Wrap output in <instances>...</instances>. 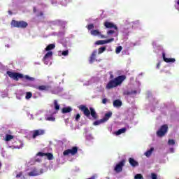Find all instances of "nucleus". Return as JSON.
I'll return each mask as SVG.
<instances>
[{
    "instance_id": "nucleus-45",
    "label": "nucleus",
    "mask_w": 179,
    "mask_h": 179,
    "mask_svg": "<svg viewBox=\"0 0 179 179\" xmlns=\"http://www.w3.org/2000/svg\"><path fill=\"white\" fill-rule=\"evenodd\" d=\"M23 27H27V22H23Z\"/></svg>"
},
{
    "instance_id": "nucleus-7",
    "label": "nucleus",
    "mask_w": 179,
    "mask_h": 179,
    "mask_svg": "<svg viewBox=\"0 0 179 179\" xmlns=\"http://www.w3.org/2000/svg\"><path fill=\"white\" fill-rule=\"evenodd\" d=\"M78 153V147L74 146L71 149H67L63 152L64 156H68L71 155V156H75Z\"/></svg>"
},
{
    "instance_id": "nucleus-30",
    "label": "nucleus",
    "mask_w": 179,
    "mask_h": 179,
    "mask_svg": "<svg viewBox=\"0 0 179 179\" xmlns=\"http://www.w3.org/2000/svg\"><path fill=\"white\" fill-rule=\"evenodd\" d=\"M54 106H55V109L58 111V110H59V104H58V101L55 99L54 100Z\"/></svg>"
},
{
    "instance_id": "nucleus-35",
    "label": "nucleus",
    "mask_w": 179,
    "mask_h": 179,
    "mask_svg": "<svg viewBox=\"0 0 179 179\" xmlns=\"http://www.w3.org/2000/svg\"><path fill=\"white\" fill-rule=\"evenodd\" d=\"M94 29V24H90L88 26H87V30H92Z\"/></svg>"
},
{
    "instance_id": "nucleus-17",
    "label": "nucleus",
    "mask_w": 179,
    "mask_h": 179,
    "mask_svg": "<svg viewBox=\"0 0 179 179\" xmlns=\"http://www.w3.org/2000/svg\"><path fill=\"white\" fill-rule=\"evenodd\" d=\"M23 78L27 82H34V80H36V78L30 77L29 75L24 76Z\"/></svg>"
},
{
    "instance_id": "nucleus-3",
    "label": "nucleus",
    "mask_w": 179,
    "mask_h": 179,
    "mask_svg": "<svg viewBox=\"0 0 179 179\" xmlns=\"http://www.w3.org/2000/svg\"><path fill=\"white\" fill-rule=\"evenodd\" d=\"M44 134H45V131L43 129H36L29 131V136H25V138H30V135H31V138L36 139L37 136H41V135H44Z\"/></svg>"
},
{
    "instance_id": "nucleus-32",
    "label": "nucleus",
    "mask_w": 179,
    "mask_h": 179,
    "mask_svg": "<svg viewBox=\"0 0 179 179\" xmlns=\"http://www.w3.org/2000/svg\"><path fill=\"white\" fill-rule=\"evenodd\" d=\"M121 51H122V46H118L116 48V49H115L116 54H120V52H121Z\"/></svg>"
},
{
    "instance_id": "nucleus-5",
    "label": "nucleus",
    "mask_w": 179,
    "mask_h": 179,
    "mask_svg": "<svg viewBox=\"0 0 179 179\" xmlns=\"http://www.w3.org/2000/svg\"><path fill=\"white\" fill-rule=\"evenodd\" d=\"M29 86L34 89H36V90H39V92H48L51 89V86L50 85H30Z\"/></svg>"
},
{
    "instance_id": "nucleus-52",
    "label": "nucleus",
    "mask_w": 179,
    "mask_h": 179,
    "mask_svg": "<svg viewBox=\"0 0 179 179\" xmlns=\"http://www.w3.org/2000/svg\"><path fill=\"white\" fill-rule=\"evenodd\" d=\"M102 38H104V36H102Z\"/></svg>"
},
{
    "instance_id": "nucleus-41",
    "label": "nucleus",
    "mask_w": 179,
    "mask_h": 179,
    "mask_svg": "<svg viewBox=\"0 0 179 179\" xmlns=\"http://www.w3.org/2000/svg\"><path fill=\"white\" fill-rule=\"evenodd\" d=\"M79 120H80V115L79 113H78L76 115V121H79Z\"/></svg>"
},
{
    "instance_id": "nucleus-47",
    "label": "nucleus",
    "mask_w": 179,
    "mask_h": 179,
    "mask_svg": "<svg viewBox=\"0 0 179 179\" xmlns=\"http://www.w3.org/2000/svg\"><path fill=\"white\" fill-rule=\"evenodd\" d=\"M33 10H34V13H36V12H37V9L36 8V7H34Z\"/></svg>"
},
{
    "instance_id": "nucleus-42",
    "label": "nucleus",
    "mask_w": 179,
    "mask_h": 179,
    "mask_svg": "<svg viewBox=\"0 0 179 179\" xmlns=\"http://www.w3.org/2000/svg\"><path fill=\"white\" fill-rule=\"evenodd\" d=\"M102 103L103 104H107V99L104 98L103 99H102Z\"/></svg>"
},
{
    "instance_id": "nucleus-33",
    "label": "nucleus",
    "mask_w": 179,
    "mask_h": 179,
    "mask_svg": "<svg viewBox=\"0 0 179 179\" xmlns=\"http://www.w3.org/2000/svg\"><path fill=\"white\" fill-rule=\"evenodd\" d=\"M134 179H143V176H142V174L138 173L134 176Z\"/></svg>"
},
{
    "instance_id": "nucleus-20",
    "label": "nucleus",
    "mask_w": 179,
    "mask_h": 179,
    "mask_svg": "<svg viewBox=\"0 0 179 179\" xmlns=\"http://www.w3.org/2000/svg\"><path fill=\"white\" fill-rule=\"evenodd\" d=\"M138 93V91L136 90H131V91H125L124 92V94H126V96H129L131 94H136Z\"/></svg>"
},
{
    "instance_id": "nucleus-2",
    "label": "nucleus",
    "mask_w": 179,
    "mask_h": 179,
    "mask_svg": "<svg viewBox=\"0 0 179 179\" xmlns=\"http://www.w3.org/2000/svg\"><path fill=\"white\" fill-rule=\"evenodd\" d=\"M78 108L79 110H80V111L83 113L84 115L87 117V118H89V117L92 115L94 120H97L98 118L97 113H96V110H94V108H93L92 107H90L89 110V108H87L86 106L80 105L78 106Z\"/></svg>"
},
{
    "instance_id": "nucleus-12",
    "label": "nucleus",
    "mask_w": 179,
    "mask_h": 179,
    "mask_svg": "<svg viewBox=\"0 0 179 179\" xmlns=\"http://www.w3.org/2000/svg\"><path fill=\"white\" fill-rule=\"evenodd\" d=\"M104 26L106 29H115V30H118V27L117 25L114 24L113 22H110L108 21H106L104 22Z\"/></svg>"
},
{
    "instance_id": "nucleus-53",
    "label": "nucleus",
    "mask_w": 179,
    "mask_h": 179,
    "mask_svg": "<svg viewBox=\"0 0 179 179\" xmlns=\"http://www.w3.org/2000/svg\"><path fill=\"white\" fill-rule=\"evenodd\" d=\"M179 179V178H178Z\"/></svg>"
},
{
    "instance_id": "nucleus-31",
    "label": "nucleus",
    "mask_w": 179,
    "mask_h": 179,
    "mask_svg": "<svg viewBox=\"0 0 179 179\" xmlns=\"http://www.w3.org/2000/svg\"><path fill=\"white\" fill-rule=\"evenodd\" d=\"M104 120L103 119H101L99 120H96L93 123V125H100V124H103Z\"/></svg>"
},
{
    "instance_id": "nucleus-22",
    "label": "nucleus",
    "mask_w": 179,
    "mask_h": 179,
    "mask_svg": "<svg viewBox=\"0 0 179 179\" xmlns=\"http://www.w3.org/2000/svg\"><path fill=\"white\" fill-rule=\"evenodd\" d=\"M55 48V44H49L46 48H45V51H51V50H54Z\"/></svg>"
},
{
    "instance_id": "nucleus-16",
    "label": "nucleus",
    "mask_w": 179,
    "mask_h": 179,
    "mask_svg": "<svg viewBox=\"0 0 179 179\" xmlns=\"http://www.w3.org/2000/svg\"><path fill=\"white\" fill-rule=\"evenodd\" d=\"M113 115V113L112 112H108L107 113L105 114L103 118H102V120H103L104 122H107V121H108V120H110V117Z\"/></svg>"
},
{
    "instance_id": "nucleus-21",
    "label": "nucleus",
    "mask_w": 179,
    "mask_h": 179,
    "mask_svg": "<svg viewBox=\"0 0 179 179\" xmlns=\"http://www.w3.org/2000/svg\"><path fill=\"white\" fill-rule=\"evenodd\" d=\"M153 150H155V148H151L149 150L145 152V156H146L147 157H150L152 155Z\"/></svg>"
},
{
    "instance_id": "nucleus-13",
    "label": "nucleus",
    "mask_w": 179,
    "mask_h": 179,
    "mask_svg": "<svg viewBox=\"0 0 179 179\" xmlns=\"http://www.w3.org/2000/svg\"><path fill=\"white\" fill-rule=\"evenodd\" d=\"M162 58L164 62H166V64H169L170 62L174 63L176 62V59L174 58H167L166 57V53L162 52Z\"/></svg>"
},
{
    "instance_id": "nucleus-44",
    "label": "nucleus",
    "mask_w": 179,
    "mask_h": 179,
    "mask_svg": "<svg viewBox=\"0 0 179 179\" xmlns=\"http://www.w3.org/2000/svg\"><path fill=\"white\" fill-rule=\"evenodd\" d=\"M20 177H22V173L16 175V178H20Z\"/></svg>"
},
{
    "instance_id": "nucleus-6",
    "label": "nucleus",
    "mask_w": 179,
    "mask_h": 179,
    "mask_svg": "<svg viewBox=\"0 0 179 179\" xmlns=\"http://www.w3.org/2000/svg\"><path fill=\"white\" fill-rule=\"evenodd\" d=\"M7 75H8L9 78L13 79L14 80H19V79L23 78V74L12 71H7Z\"/></svg>"
},
{
    "instance_id": "nucleus-9",
    "label": "nucleus",
    "mask_w": 179,
    "mask_h": 179,
    "mask_svg": "<svg viewBox=\"0 0 179 179\" xmlns=\"http://www.w3.org/2000/svg\"><path fill=\"white\" fill-rule=\"evenodd\" d=\"M125 166V159H122L120 162L114 168L116 173H121L122 171V167Z\"/></svg>"
},
{
    "instance_id": "nucleus-49",
    "label": "nucleus",
    "mask_w": 179,
    "mask_h": 179,
    "mask_svg": "<svg viewBox=\"0 0 179 179\" xmlns=\"http://www.w3.org/2000/svg\"><path fill=\"white\" fill-rule=\"evenodd\" d=\"M8 14H10V15H13L12 11H11V10H8Z\"/></svg>"
},
{
    "instance_id": "nucleus-25",
    "label": "nucleus",
    "mask_w": 179,
    "mask_h": 179,
    "mask_svg": "<svg viewBox=\"0 0 179 179\" xmlns=\"http://www.w3.org/2000/svg\"><path fill=\"white\" fill-rule=\"evenodd\" d=\"M91 34L92 36H100V34H101V33L100 31H99V30L97 29H94L91 31Z\"/></svg>"
},
{
    "instance_id": "nucleus-38",
    "label": "nucleus",
    "mask_w": 179,
    "mask_h": 179,
    "mask_svg": "<svg viewBox=\"0 0 179 179\" xmlns=\"http://www.w3.org/2000/svg\"><path fill=\"white\" fill-rule=\"evenodd\" d=\"M47 120L48 121H55V117H48Z\"/></svg>"
},
{
    "instance_id": "nucleus-37",
    "label": "nucleus",
    "mask_w": 179,
    "mask_h": 179,
    "mask_svg": "<svg viewBox=\"0 0 179 179\" xmlns=\"http://www.w3.org/2000/svg\"><path fill=\"white\" fill-rule=\"evenodd\" d=\"M114 33H115V31H113V30H109V31H107L108 36H110L111 34H114Z\"/></svg>"
},
{
    "instance_id": "nucleus-51",
    "label": "nucleus",
    "mask_w": 179,
    "mask_h": 179,
    "mask_svg": "<svg viewBox=\"0 0 179 179\" xmlns=\"http://www.w3.org/2000/svg\"><path fill=\"white\" fill-rule=\"evenodd\" d=\"M178 5H179V0H178Z\"/></svg>"
},
{
    "instance_id": "nucleus-15",
    "label": "nucleus",
    "mask_w": 179,
    "mask_h": 179,
    "mask_svg": "<svg viewBox=\"0 0 179 179\" xmlns=\"http://www.w3.org/2000/svg\"><path fill=\"white\" fill-rule=\"evenodd\" d=\"M97 54V50H94L90 57V64H93L96 61V55Z\"/></svg>"
},
{
    "instance_id": "nucleus-48",
    "label": "nucleus",
    "mask_w": 179,
    "mask_h": 179,
    "mask_svg": "<svg viewBox=\"0 0 179 179\" xmlns=\"http://www.w3.org/2000/svg\"><path fill=\"white\" fill-rule=\"evenodd\" d=\"M43 15H44V14L43 13V12H40V13H39V15H38V16H43Z\"/></svg>"
},
{
    "instance_id": "nucleus-43",
    "label": "nucleus",
    "mask_w": 179,
    "mask_h": 179,
    "mask_svg": "<svg viewBox=\"0 0 179 179\" xmlns=\"http://www.w3.org/2000/svg\"><path fill=\"white\" fill-rule=\"evenodd\" d=\"M110 79H112V80H113V79H114V75L113 74V73H110Z\"/></svg>"
},
{
    "instance_id": "nucleus-46",
    "label": "nucleus",
    "mask_w": 179,
    "mask_h": 179,
    "mask_svg": "<svg viewBox=\"0 0 179 179\" xmlns=\"http://www.w3.org/2000/svg\"><path fill=\"white\" fill-rule=\"evenodd\" d=\"M87 179H96V176H93L91 178H88Z\"/></svg>"
},
{
    "instance_id": "nucleus-50",
    "label": "nucleus",
    "mask_w": 179,
    "mask_h": 179,
    "mask_svg": "<svg viewBox=\"0 0 179 179\" xmlns=\"http://www.w3.org/2000/svg\"><path fill=\"white\" fill-rule=\"evenodd\" d=\"M2 167V163L0 162V169Z\"/></svg>"
},
{
    "instance_id": "nucleus-36",
    "label": "nucleus",
    "mask_w": 179,
    "mask_h": 179,
    "mask_svg": "<svg viewBox=\"0 0 179 179\" xmlns=\"http://www.w3.org/2000/svg\"><path fill=\"white\" fill-rule=\"evenodd\" d=\"M69 54V50H64L62 52V55H63L64 57H66V55H68Z\"/></svg>"
},
{
    "instance_id": "nucleus-28",
    "label": "nucleus",
    "mask_w": 179,
    "mask_h": 179,
    "mask_svg": "<svg viewBox=\"0 0 179 179\" xmlns=\"http://www.w3.org/2000/svg\"><path fill=\"white\" fill-rule=\"evenodd\" d=\"M31 97H33V93H31V92H26V100H29V99H31Z\"/></svg>"
},
{
    "instance_id": "nucleus-4",
    "label": "nucleus",
    "mask_w": 179,
    "mask_h": 179,
    "mask_svg": "<svg viewBox=\"0 0 179 179\" xmlns=\"http://www.w3.org/2000/svg\"><path fill=\"white\" fill-rule=\"evenodd\" d=\"M167 131H169V126H167V124H164L161 126L159 129L157 131V135L159 138H162L167 134Z\"/></svg>"
},
{
    "instance_id": "nucleus-34",
    "label": "nucleus",
    "mask_w": 179,
    "mask_h": 179,
    "mask_svg": "<svg viewBox=\"0 0 179 179\" xmlns=\"http://www.w3.org/2000/svg\"><path fill=\"white\" fill-rule=\"evenodd\" d=\"M168 145H176V141L173 139H169L168 141Z\"/></svg>"
},
{
    "instance_id": "nucleus-24",
    "label": "nucleus",
    "mask_w": 179,
    "mask_h": 179,
    "mask_svg": "<svg viewBox=\"0 0 179 179\" xmlns=\"http://www.w3.org/2000/svg\"><path fill=\"white\" fill-rule=\"evenodd\" d=\"M51 57H52V52L51 51H49L48 52L45 56L43 57V59L45 60V59H48V58H51Z\"/></svg>"
},
{
    "instance_id": "nucleus-8",
    "label": "nucleus",
    "mask_w": 179,
    "mask_h": 179,
    "mask_svg": "<svg viewBox=\"0 0 179 179\" xmlns=\"http://www.w3.org/2000/svg\"><path fill=\"white\" fill-rule=\"evenodd\" d=\"M41 174H43V169L38 170L36 168H34L31 171L28 173L29 177H37L41 176Z\"/></svg>"
},
{
    "instance_id": "nucleus-27",
    "label": "nucleus",
    "mask_w": 179,
    "mask_h": 179,
    "mask_svg": "<svg viewBox=\"0 0 179 179\" xmlns=\"http://www.w3.org/2000/svg\"><path fill=\"white\" fill-rule=\"evenodd\" d=\"M14 136L10 134H6L5 137L6 142H9L10 141H12L13 139Z\"/></svg>"
},
{
    "instance_id": "nucleus-14",
    "label": "nucleus",
    "mask_w": 179,
    "mask_h": 179,
    "mask_svg": "<svg viewBox=\"0 0 179 179\" xmlns=\"http://www.w3.org/2000/svg\"><path fill=\"white\" fill-rule=\"evenodd\" d=\"M129 163L131 167H138V166H139L138 161L135 160V159L132 157L129 158Z\"/></svg>"
},
{
    "instance_id": "nucleus-1",
    "label": "nucleus",
    "mask_w": 179,
    "mask_h": 179,
    "mask_svg": "<svg viewBox=\"0 0 179 179\" xmlns=\"http://www.w3.org/2000/svg\"><path fill=\"white\" fill-rule=\"evenodd\" d=\"M125 79H127V76L125 75H122L110 80L106 85V89H114V87L122 85V82H124Z\"/></svg>"
},
{
    "instance_id": "nucleus-10",
    "label": "nucleus",
    "mask_w": 179,
    "mask_h": 179,
    "mask_svg": "<svg viewBox=\"0 0 179 179\" xmlns=\"http://www.w3.org/2000/svg\"><path fill=\"white\" fill-rule=\"evenodd\" d=\"M112 41H114V38H111L110 39L108 40H99V41H96L95 42V44L96 45H103L104 44H108L110 43H112Z\"/></svg>"
},
{
    "instance_id": "nucleus-29",
    "label": "nucleus",
    "mask_w": 179,
    "mask_h": 179,
    "mask_svg": "<svg viewBox=\"0 0 179 179\" xmlns=\"http://www.w3.org/2000/svg\"><path fill=\"white\" fill-rule=\"evenodd\" d=\"M106 50H107V48H106V46L99 48L98 49V54H103L104 51H106Z\"/></svg>"
},
{
    "instance_id": "nucleus-23",
    "label": "nucleus",
    "mask_w": 179,
    "mask_h": 179,
    "mask_svg": "<svg viewBox=\"0 0 179 179\" xmlns=\"http://www.w3.org/2000/svg\"><path fill=\"white\" fill-rule=\"evenodd\" d=\"M45 156L48 158V160H53L54 159V155L51 152H46Z\"/></svg>"
},
{
    "instance_id": "nucleus-39",
    "label": "nucleus",
    "mask_w": 179,
    "mask_h": 179,
    "mask_svg": "<svg viewBox=\"0 0 179 179\" xmlns=\"http://www.w3.org/2000/svg\"><path fill=\"white\" fill-rule=\"evenodd\" d=\"M152 179H157V175L156 173H151Z\"/></svg>"
},
{
    "instance_id": "nucleus-40",
    "label": "nucleus",
    "mask_w": 179,
    "mask_h": 179,
    "mask_svg": "<svg viewBox=\"0 0 179 179\" xmlns=\"http://www.w3.org/2000/svg\"><path fill=\"white\" fill-rule=\"evenodd\" d=\"M37 156H41V157H43V156H45V153L42 152H39L37 153L36 155Z\"/></svg>"
},
{
    "instance_id": "nucleus-18",
    "label": "nucleus",
    "mask_w": 179,
    "mask_h": 179,
    "mask_svg": "<svg viewBox=\"0 0 179 179\" xmlns=\"http://www.w3.org/2000/svg\"><path fill=\"white\" fill-rule=\"evenodd\" d=\"M71 111H72V108L71 107H64L62 108V113L63 114H67L68 113H71Z\"/></svg>"
},
{
    "instance_id": "nucleus-11",
    "label": "nucleus",
    "mask_w": 179,
    "mask_h": 179,
    "mask_svg": "<svg viewBox=\"0 0 179 179\" xmlns=\"http://www.w3.org/2000/svg\"><path fill=\"white\" fill-rule=\"evenodd\" d=\"M12 27H23V21H16L13 20L10 23Z\"/></svg>"
},
{
    "instance_id": "nucleus-26",
    "label": "nucleus",
    "mask_w": 179,
    "mask_h": 179,
    "mask_svg": "<svg viewBox=\"0 0 179 179\" xmlns=\"http://www.w3.org/2000/svg\"><path fill=\"white\" fill-rule=\"evenodd\" d=\"M125 132H127V128H122L116 131V135H121V134H125Z\"/></svg>"
},
{
    "instance_id": "nucleus-19",
    "label": "nucleus",
    "mask_w": 179,
    "mask_h": 179,
    "mask_svg": "<svg viewBox=\"0 0 179 179\" xmlns=\"http://www.w3.org/2000/svg\"><path fill=\"white\" fill-rule=\"evenodd\" d=\"M113 106L115 107H121L122 102L120 99H116L113 101Z\"/></svg>"
}]
</instances>
